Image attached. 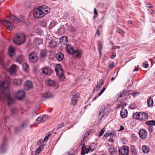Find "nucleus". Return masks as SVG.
<instances>
[{
  "label": "nucleus",
  "mask_w": 155,
  "mask_h": 155,
  "mask_svg": "<svg viewBox=\"0 0 155 155\" xmlns=\"http://www.w3.org/2000/svg\"><path fill=\"white\" fill-rule=\"evenodd\" d=\"M43 120V118L41 117H38L36 120V121H39V123L41 122Z\"/></svg>",
  "instance_id": "e2e57ef3"
},
{
  "label": "nucleus",
  "mask_w": 155,
  "mask_h": 155,
  "mask_svg": "<svg viewBox=\"0 0 155 155\" xmlns=\"http://www.w3.org/2000/svg\"><path fill=\"white\" fill-rule=\"evenodd\" d=\"M147 106L148 107H152L153 105V100L151 97H149L147 100Z\"/></svg>",
  "instance_id": "7c9ffc66"
},
{
  "label": "nucleus",
  "mask_w": 155,
  "mask_h": 155,
  "mask_svg": "<svg viewBox=\"0 0 155 155\" xmlns=\"http://www.w3.org/2000/svg\"><path fill=\"white\" fill-rule=\"evenodd\" d=\"M109 153L111 155L114 154L115 149L114 146H110L108 150Z\"/></svg>",
  "instance_id": "e433bc0d"
},
{
  "label": "nucleus",
  "mask_w": 155,
  "mask_h": 155,
  "mask_svg": "<svg viewBox=\"0 0 155 155\" xmlns=\"http://www.w3.org/2000/svg\"><path fill=\"white\" fill-rule=\"evenodd\" d=\"M68 41V38L65 36L61 37L59 40V43L62 45H65L67 43Z\"/></svg>",
  "instance_id": "6ab92c4d"
},
{
  "label": "nucleus",
  "mask_w": 155,
  "mask_h": 155,
  "mask_svg": "<svg viewBox=\"0 0 155 155\" xmlns=\"http://www.w3.org/2000/svg\"><path fill=\"white\" fill-rule=\"evenodd\" d=\"M23 59V56L21 55L20 54L18 55L16 58L15 61L19 63L20 64H21Z\"/></svg>",
  "instance_id": "cd10ccee"
},
{
  "label": "nucleus",
  "mask_w": 155,
  "mask_h": 155,
  "mask_svg": "<svg viewBox=\"0 0 155 155\" xmlns=\"http://www.w3.org/2000/svg\"><path fill=\"white\" fill-rule=\"evenodd\" d=\"M64 125V123H62L61 124H60L58 125L57 126V129H59L61 128L62 127H63Z\"/></svg>",
  "instance_id": "338daca9"
},
{
  "label": "nucleus",
  "mask_w": 155,
  "mask_h": 155,
  "mask_svg": "<svg viewBox=\"0 0 155 155\" xmlns=\"http://www.w3.org/2000/svg\"><path fill=\"white\" fill-rule=\"evenodd\" d=\"M116 55V53L114 52L112 53V54L111 55V56L110 57V58L111 59H113L115 57Z\"/></svg>",
  "instance_id": "052dcab7"
},
{
  "label": "nucleus",
  "mask_w": 155,
  "mask_h": 155,
  "mask_svg": "<svg viewBox=\"0 0 155 155\" xmlns=\"http://www.w3.org/2000/svg\"><path fill=\"white\" fill-rule=\"evenodd\" d=\"M106 89L105 87H103L101 91L98 94V96H100V95H101L103 93V92Z\"/></svg>",
  "instance_id": "8fccbe9b"
},
{
  "label": "nucleus",
  "mask_w": 155,
  "mask_h": 155,
  "mask_svg": "<svg viewBox=\"0 0 155 155\" xmlns=\"http://www.w3.org/2000/svg\"><path fill=\"white\" fill-rule=\"evenodd\" d=\"M79 97V94L75 92L74 90L72 91V103L71 106H74L78 101V99Z\"/></svg>",
  "instance_id": "39448f33"
},
{
  "label": "nucleus",
  "mask_w": 155,
  "mask_h": 155,
  "mask_svg": "<svg viewBox=\"0 0 155 155\" xmlns=\"http://www.w3.org/2000/svg\"><path fill=\"white\" fill-rule=\"evenodd\" d=\"M130 150L132 155H136L137 154V151L134 146L132 145L130 146Z\"/></svg>",
  "instance_id": "bb28decb"
},
{
  "label": "nucleus",
  "mask_w": 155,
  "mask_h": 155,
  "mask_svg": "<svg viewBox=\"0 0 155 155\" xmlns=\"http://www.w3.org/2000/svg\"><path fill=\"white\" fill-rule=\"evenodd\" d=\"M25 40V35L22 33H17L15 35L13 41L17 45H20L24 43Z\"/></svg>",
  "instance_id": "f03ea898"
},
{
  "label": "nucleus",
  "mask_w": 155,
  "mask_h": 155,
  "mask_svg": "<svg viewBox=\"0 0 155 155\" xmlns=\"http://www.w3.org/2000/svg\"><path fill=\"white\" fill-rule=\"evenodd\" d=\"M131 94L132 92L130 91H125L123 90L122 91L120 92L117 99V101L120 102L121 100L124 99H126L127 97L129 96Z\"/></svg>",
  "instance_id": "7ed1b4c3"
},
{
  "label": "nucleus",
  "mask_w": 155,
  "mask_h": 155,
  "mask_svg": "<svg viewBox=\"0 0 155 155\" xmlns=\"http://www.w3.org/2000/svg\"><path fill=\"white\" fill-rule=\"evenodd\" d=\"M68 14L66 12H64V15L63 16V18L64 20H66L68 18Z\"/></svg>",
  "instance_id": "864d4df0"
},
{
  "label": "nucleus",
  "mask_w": 155,
  "mask_h": 155,
  "mask_svg": "<svg viewBox=\"0 0 155 155\" xmlns=\"http://www.w3.org/2000/svg\"><path fill=\"white\" fill-rule=\"evenodd\" d=\"M65 29L64 26H62L60 27L58 30V32L59 34L62 35L64 32Z\"/></svg>",
  "instance_id": "473e14b6"
},
{
  "label": "nucleus",
  "mask_w": 155,
  "mask_h": 155,
  "mask_svg": "<svg viewBox=\"0 0 155 155\" xmlns=\"http://www.w3.org/2000/svg\"><path fill=\"white\" fill-rule=\"evenodd\" d=\"M23 82V80L22 79L16 78L14 80L13 83L15 86L19 87L22 84Z\"/></svg>",
  "instance_id": "2eb2a0df"
},
{
  "label": "nucleus",
  "mask_w": 155,
  "mask_h": 155,
  "mask_svg": "<svg viewBox=\"0 0 155 155\" xmlns=\"http://www.w3.org/2000/svg\"><path fill=\"white\" fill-rule=\"evenodd\" d=\"M148 129L151 132H153V128L152 126H149Z\"/></svg>",
  "instance_id": "0e129e2a"
},
{
  "label": "nucleus",
  "mask_w": 155,
  "mask_h": 155,
  "mask_svg": "<svg viewBox=\"0 0 155 155\" xmlns=\"http://www.w3.org/2000/svg\"><path fill=\"white\" fill-rule=\"evenodd\" d=\"M17 110V109L16 108H14L12 109L11 110V112L12 114H16Z\"/></svg>",
  "instance_id": "4d7b16f0"
},
{
  "label": "nucleus",
  "mask_w": 155,
  "mask_h": 155,
  "mask_svg": "<svg viewBox=\"0 0 155 155\" xmlns=\"http://www.w3.org/2000/svg\"><path fill=\"white\" fill-rule=\"evenodd\" d=\"M42 97L46 98H51L54 97V95L51 92L48 91L45 94H43Z\"/></svg>",
  "instance_id": "4be33fe9"
},
{
  "label": "nucleus",
  "mask_w": 155,
  "mask_h": 155,
  "mask_svg": "<svg viewBox=\"0 0 155 155\" xmlns=\"http://www.w3.org/2000/svg\"><path fill=\"white\" fill-rule=\"evenodd\" d=\"M104 132V129L101 130L100 131L99 134V135H98L99 137H100L101 136H102L103 135V134Z\"/></svg>",
  "instance_id": "13d9d810"
},
{
  "label": "nucleus",
  "mask_w": 155,
  "mask_h": 155,
  "mask_svg": "<svg viewBox=\"0 0 155 155\" xmlns=\"http://www.w3.org/2000/svg\"><path fill=\"white\" fill-rule=\"evenodd\" d=\"M117 31L121 35H122L124 34V32L123 30L121 29L120 28H118L116 29Z\"/></svg>",
  "instance_id": "37998d69"
},
{
  "label": "nucleus",
  "mask_w": 155,
  "mask_h": 155,
  "mask_svg": "<svg viewBox=\"0 0 155 155\" xmlns=\"http://www.w3.org/2000/svg\"><path fill=\"white\" fill-rule=\"evenodd\" d=\"M143 66L145 68H147L149 66L148 64L147 61H145L143 63Z\"/></svg>",
  "instance_id": "49530a36"
},
{
  "label": "nucleus",
  "mask_w": 155,
  "mask_h": 155,
  "mask_svg": "<svg viewBox=\"0 0 155 155\" xmlns=\"http://www.w3.org/2000/svg\"><path fill=\"white\" fill-rule=\"evenodd\" d=\"M140 116L139 120L140 121H145L148 118V115L145 112H140Z\"/></svg>",
  "instance_id": "dca6fc26"
},
{
  "label": "nucleus",
  "mask_w": 155,
  "mask_h": 155,
  "mask_svg": "<svg viewBox=\"0 0 155 155\" xmlns=\"http://www.w3.org/2000/svg\"><path fill=\"white\" fill-rule=\"evenodd\" d=\"M84 146H82L81 148V155H85V152L84 150L83 147Z\"/></svg>",
  "instance_id": "69168bd1"
},
{
  "label": "nucleus",
  "mask_w": 155,
  "mask_h": 155,
  "mask_svg": "<svg viewBox=\"0 0 155 155\" xmlns=\"http://www.w3.org/2000/svg\"><path fill=\"white\" fill-rule=\"evenodd\" d=\"M40 71L43 74L48 76L51 75L53 72L52 69L48 67L43 68L41 69Z\"/></svg>",
  "instance_id": "0eeeda50"
},
{
  "label": "nucleus",
  "mask_w": 155,
  "mask_h": 155,
  "mask_svg": "<svg viewBox=\"0 0 155 155\" xmlns=\"http://www.w3.org/2000/svg\"><path fill=\"white\" fill-rule=\"evenodd\" d=\"M33 84L31 81L29 80L26 81L24 84V87L25 90H29L33 88Z\"/></svg>",
  "instance_id": "9d476101"
},
{
  "label": "nucleus",
  "mask_w": 155,
  "mask_h": 155,
  "mask_svg": "<svg viewBox=\"0 0 155 155\" xmlns=\"http://www.w3.org/2000/svg\"><path fill=\"white\" fill-rule=\"evenodd\" d=\"M23 69L26 71H28L29 69V67L28 65L26 63H24L22 64Z\"/></svg>",
  "instance_id": "c9c22d12"
},
{
  "label": "nucleus",
  "mask_w": 155,
  "mask_h": 155,
  "mask_svg": "<svg viewBox=\"0 0 155 155\" xmlns=\"http://www.w3.org/2000/svg\"><path fill=\"white\" fill-rule=\"evenodd\" d=\"M71 22H72V23H74L75 22V18L74 16H72L71 18Z\"/></svg>",
  "instance_id": "bf43d9fd"
},
{
  "label": "nucleus",
  "mask_w": 155,
  "mask_h": 155,
  "mask_svg": "<svg viewBox=\"0 0 155 155\" xmlns=\"http://www.w3.org/2000/svg\"><path fill=\"white\" fill-rule=\"evenodd\" d=\"M11 20L12 21L14 24H16L18 23L20 21V19L18 18L15 16H13L11 17Z\"/></svg>",
  "instance_id": "2f4dec72"
},
{
  "label": "nucleus",
  "mask_w": 155,
  "mask_h": 155,
  "mask_svg": "<svg viewBox=\"0 0 155 155\" xmlns=\"http://www.w3.org/2000/svg\"><path fill=\"white\" fill-rule=\"evenodd\" d=\"M57 45V43L54 40H52L48 43V46L51 48H54Z\"/></svg>",
  "instance_id": "393cba45"
},
{
  "label": "nucleus",
  "mask_w": 155,
  "mask_h": 155,
  "mask_svg": "<svg viewBox=\"0 0 155 155\" xmlns=\"http://www.w3.org/2000/svg\"><path fill=\"white\" fill-rule=\"evenodd\" d=\"M47 53V51L45 49L41 50L40 53V57L41 58H45Z\"/></svg>",
  "instance_id": "c85d7f7f"
},
{
  "label": "nucleus",
  "mask_w": 155,
  "mask_h": 155,
  "mask_svg": "<svg viewBox=\"0 0 155 155\" xmlns=\"http://www.w3.org/2000/svg\"><path fill=\"white\" fill-rule=\"evenodd\" d=\"M129 148L127 146L122 147L118 150L119 155H127L129 152Z\"/></svg>",
  "instance_id": "6e6552de"
},
{
  "label": "nucleus",
  "mask_w": 155,
  "mask_h": 155,
  "mask_svg": "<svg viewBox=\"0 0 155 155\" xmlns=\"http://www.w3.org/2000/svg\"><path fill=\"white\" fill-rule=\"evenodd\" d=\"M16 66L15 65L13 64L12 65L9 69L10 72L14 73L15 72Z\"/></svg>",
  "instance_id": "4c0bfd02"
},
{
  "label": "nucleus",
  "mask_w": 155,
  "mask_h": 155,
  "mask_svg": "<svg viewBox=\"0 0 155 155\" xmlns=\"http://www.w3.org/2000/svg\"><path fill=\"white\" fill-rule=\"evenodd\" d=\"M28 57L30 61L32 63L36 62L38 60L37 54L34 53L30 54L28 55Z\"/></svg>",
  "instance_id": "f8f14e48"
},
{
  "label": "nucleus",
  "mask_w": 155,
  "mask_h": 155,
  "mask_svg": "<svg viewBox=\"0 0 155 155\" xmlns=\"http://www.w3.org/2000/svg\"><path fill=\"white\" fill-rule=\"evenodd\" d=\"M25 125V124H23L21 127H16L15 128V132L16 133H17L18 131L21 130V129L24 127V126Z\"/></svg>",
  "instance_id": "79ce46f5"
},
{
  "label": "nucleus",
  "mask_w": 155,
  "mask_h": 155,
  "mask_svg": "<svg viewBox=\"0 0 155 155\" xmlns=\"http://www.w3.org/2000/svg\"><path fill=\"white\" fill-rule=\"evenodd\" d=\"M120 115L121 117L122 118H124L126 117L127 115V110L124 108L121 109V110L120 111Z\"/></svg>",
  "instance_id": "a211bd4d"
},
{
  "label": "nucleus",
  "mask_w": 155,
  "mask_h": 155,
  "mask_svg": "<svg viewBox=\"0 0 155 155\" xmlns=\"http://www.w3.org/2000/svg\"><path fill=\"white\" fill-rule=\"evenodd\" d=\"M149 148L147 145H143L142 147V150L143 152L144 153H147L148 152L149 150Z\"/></svg>",
  "instance_id": "c756f323"
},
{
  "label": "nucleus",
  "mask_w": 155,
  "mask_h": 155,
  "mask_svg": "<svg viewBox=\"0 0 155 155\" xmlns=\"http://www.w3.org/2000/svg\"><path fill=\"white\" fill-rule=\"evenodd\" d=\"M140 115V112H137L133 114V117L134 119L139 120Z\"/></svg>",
  "instance_id": "72a5a7b5"
},
{
  "label": "nucleus",
  "mask_w": 155,
  "mask_h": 155,
  "mask_svg": "<svg viewBox=\"0 0 155 155\" xmlns=\"http://www.w3.org/2000/svg\"><path fill=\"white\" fill-rule=\"evenodd\" d=\"M10 87V83L3 82L0 84V99L2 101L7 99L8 105L12 104L14 102V99L11 97V93L9 91L7 90Z\"/></svg>",
  "instance_id": "f257e3e1"
},
{
  "label": "nucleus",
  "mask_w": 155,
  "mask_h": 155,
  "mask_svg": "<svg viewBox=\"0 0 155 155\" xmlns=\"http://www.w3.org/2000/svg\"><path fill=\"white\" fill-rule=\"evenodd\" d=\"M108 132V134H109V136H111L112 137H113L114 136H115L116 134L115 132L113 131H110L109 132Z\"/></svg>",
  "instance_id": "c03bdc74"
},
{
  "label": "nucleus",
  "mask_w": 155,
  "mask_h": 155,
  "mask_svg": "<svg viewBox=\"0 0 155 155\" xmlns=\"http://www.w3.org/2000/svg\"><path fill=\"white\" fill-rule=\"evenodd\" d=\"M66 48L68 53L70 54H71V52L74 50V47L71 45L67 44Z\"/></svg>",
  "instance_id": "aec40b11"
},
{
  "label": "nucleus",
  "mask_w": 155,
  "mask_h": 155,
  "mask_svg": "<svg viewBox=\"0 0 155 155\" xmlns=\"http://www.w3.org/2000/svg\"><path fill=\"white\" fill-rule=\"evenodd\" d=\"M43 43L42 39L39 38H35L33 44L36 45H38Z\"/></svg>",
  "instance_id": "412c9836"
},
{
  "label": "nucleus",
  "mask_w": 155,
  "mask_h": 155,
  "mask_svg": "<svg viewBox=\"0 0 155 155\" xmlns=\"http://www.w3.org/2000/svg\"><path fill=\"white\" fill-rule=\"evenodd\" d=\"M44 145L43 144L41 145L36 150L35 153H39L42 150L43 148Z\"/></svg>",
  "instance_id": "a19ab883"
},
{
  "label": "nucleus",
  "mask_w": 155,
  "mask_h": 155,
  "mask_svg": "<svg viewBox=\"0 0 155 155\" xmlns=\"http://www.w3.org/2000/svg\"><path fill=\"white\" fill-rule=\"evenodd\" d=\"M55 71L57 75L60 79H62L64 77L63 70L61 64H58L56 65Z\"/></svg>",
  "instance_id": "20e7f679"
},
{
  "label": "nucleus",
  "mask_w": 155,
  "mask_h": 155,
  "mask_svg": "<svg viewBox=\"0 0 155 155\" xmlns=\"http://www.w3.org/2000/svg\"><path fill=\"white\" fill-rule=\"evenodd\" d=\"M45 83L46 85L49 87L53 86L54 87H56L55 81L54 80L50 79L45 81Z\"/></svg>",
  "instance_id": "f3484780"
},
{
  "label": "nucleus",
  "mask_w": 155,
  "mask_h": 155,
  "mask_svg": "<svg viewBox=\"0 0 155 155\" xmlns=\"http://www.w3.org/2000/svg\"><path fill=\"white\" fill-rule=\"evenodd\" d=\"M140 137L142 139L146 138L147 136V131L145 129H141L139 132Z\"/></svg>",
  "instance_id": "ddd939ff"
},
{
  "label": "nucleus",
  "mask_w": 155,
  "mask_h": 155,
  "mask_svg": "<svg viewBox=\"0 0 155 155\" xmlns=\"http://www.w3.org/2000/svg\"><path fill=\"white\" fill-rule=\"evenodd\" d=\"M3 24L6 27L7 29L11 31L15 28V26L11 22L9 21L5 20L3 22Z\"/></svg>",
  "instance_id": "1a4fd4ad"
},
{
  "label": "nucleus",
  "mask_w": 155,
  "mask_h": 155,
  "mask_svg": "<svg viewBox=\"0 0 155 155\" xmlns=\"http://www.w3.org/2000/svg\"><path fill=\"white\" fill-rule=\"evenodd\" d=\"M146 7L150 8H153V5L149 2H147L146 3Z\"/></svg>",
  "instance_id": "6e6d98bb"
},
{
  "label": "nucleus",
  "mask_w": 155,
  "mask_h": 155,
  "mask_svg": "<svg viewBox=\"0 0 155 155\" xmlns=\"http://www.w3.org/2000/svg\"><path fill=\"white\" fill-rule=\"evenodd\" d=\"M82 146L84 147H83V149L85 153H87L89 152L90 151L91 152L93 150H92V149L91 148H87L85 146V143Z\"/></svg>",
  "instance_id": "f704fd0d"
},
{
  "label": "nucleus",
  "mask_w": 155,
  "mask_h": 155,
  "mask_svg": "<svg viewBox=\"0 0 155 155\" xmlns=\"http://www.w3.org/2000/svg\"><path fill=\"white\" fill-rule=\"evenodd\" d=\"M14 53V49L11 46H10L8 48V55L10 57H13V54Z\"/></svg>",
  "instance_id": "b1692460"
},
{
  "label": "nucleus",
  "mask_w": 155,
  "mask_h": 155,
  "mask_svg": "<svg viewBox=\"0 0 155 155\" xmlns=\"http://www.w3.org/2000/svg\"><path fill=\"white\" fill-rule=\"evenodd\" d=\"M49 8H47V9H45V10L43 9V10L41 11L43 13V16H44L45 15H46L49 12Z\"/></svg>",
  "instance_id": "a18cd8bd"
},
{
  "label": "nucleus",
  "mask_w": 155,
  "mask_h": 155,
  "mask_svg": "<svg viewBox=\"0 0 155 155\" xmlns=\"http://www.w3.org/2000/svg\"><path fill=\"white\" fill-rule=\"evenodd\" d=\"M136 107L134 104H130L129 106V107L132 109H134L136 108Z\"/></svg>",
  "instance_id": "3c124183"
},
{
  "label": "nucleus",
  "mask_w": 155,
  "mask_h": 155,
  "mask_svg": "<svg viewBox=\"0 0 155 155\" xmlns=\"http://www.w3.org/2000/svg\"><path fill=\"white\" fill-rule=\"evenodd\" d=\"M25 93L23 91H19L16 94V96L17 99L21 100L25 97Z\"/></svg>",
  "instance_id": "4468645a"
},
{
  "label": "nucleus",
  "mask_w": 155,
  "mask_h": 155,
  "mask_svg": "<svg viewBox=\"0 0 155 155\" xmlns=\"http://www.w3.org/2000/svg\"><path fill=\"white\" fill-rule=\"evenodd\" d=\"M43 142V141L42 140H41L38 141L37 143V144L38 145H40Z\"/></svg>",
  "instance_id": "774afa93"
},
{
  "label": "nucleus",
  "mask_w": 155,
  "mask_h": 155,
  "mask_svg": "<svg viewBox=\"0 0 155 155\" xmlns=\"http://www.w3.org/2000/svg\"><path fill=\"white\" fill-rule=\"evenodd\" d=\"M102 48V44L100 43H99L98 44V50L100 57H101V50Z\"/></svg>",
  "instance_id": "ea45409f"
},
{
  "label": "nucleus",
  "mask_w": 155,
  "mask_h": 155,
  "mask_svg": "<svg viewBox=\"0 0 155 155\" xmlns=\"http://www.w3.org/2000/svg\"><path fill=\"white\" fill-rule=\"evenodd\" d=\"M145 124L149 126H152V125L155 126V120H151L146 121L145 122Z\"/></svg>",
  "instance_id": "58836bf2"
},
{
  "label": "nucleus",
  "mask_w": 155,
  "mask_h": 155,
  "mask_svg": "<svg viewBox=\"0 0 155 155\" xmlns=\"http://www.w3.org/2000/svg\"><path fill=\"white\" fill-rule=\"evenodd\" d=\"M34 16L36 18H40L43 17V13L40 10L39 7L35 9L33 12Z\"/></svg>",
  "instance_id": "423d86ee"
},
{
  "label": "nucleus",
  "mask_w": 155,
  "mask_h": 155,
  "mask_svg": "<svg viewBox=\"0 0 155 155\" xmlns=\"http://www.w3.org/2000/svg\"><path fill=\"white\" fill-rule=\"evenodd\" d=\"M147 10L151 14H154V11L153 9H147Z\"/></svg>",
  "instance_id": "680f3d73"
},
{
  "label": "nucleus",
  "mask_w": 155,
  "mask_h": 155,
  "mask_svg": "<svg viewBox=\"0 0 155 155\" xmlns=\"http://www.w3.org/2000/svg\"><path fill=\"white\" fill-rule=\"evenodd\" d=\"M55 57L58 61H60L63 58L64 55L62 53L59 52L56 54Z\"/></svg>",
  "instance_id": "5701e85b"
},
{
  "label": "nucleus",
  "mask_w": 155,
  "mask_h": 155,
  "mask_svg": "<svg viewBox=\"0 0 155 155\" xmlns=\"http://www.w3.org/2000/svg\"><path fill=\"white\" fill-rule=\"evenodd\" d=\"M68 29L71 32H73L74 31V28L71 26H68Z\"/></svg>",
  "instance_id": "603ef678"
},
{
  "label": "nucleus",
  "mask_w": 155,
  "mask_h": 155,
  "mask_svg": "<svg viewBox=\"0 0 155 155\" xmlns=\"http://www.w3.org/2000/svg\"><path fill=\"white\" fill-rule=\"evenodd\" d=\"M7 141V139L6 138L4 137L3 139V143L0 147V152L2 153H4L6 150Z\"/></svg>",
  "instance_id": "9b49d317"
},
{
  "label": "nucleus",
  "mask_w": 155,
  "mask_h": 155,
  "mask_svg": "<svg viewBox=\"0 0 155 155\" xmlns=\"http://www.w3.org/2000/svg\"><path fill=\"white\" fill-rule=\"evenodd\" d=\"M39 7L40 8V10L41 11L43 10V9L45 10V9H47V8H49L48 7H47L45 5H42Z\"/></svg>",
  "instance_id": "de8ad7c7"
},
{
  "label": "nucleus",
  "mask_w": 155,
  "mask_h": 155,
  "mask_svg": "<svg viewBox=\"0 0 155 155\" xmlns=\"http://www.w3.org/2000/svg\"><path fill=\"white\" fill-rule=\"evenodd\" d=\"M132 138L135 141L137 140V137L135 134H133L132 135Z\"/></svg>",
  "instance_id": "5fc2aeb1"
},
{
  "label": "nucleus",
  "mask_w": 155,
  "mask_h": 155,
  "mask_svg": "<svg viewBox=\"0 0 155 155\" xmlns=\"http://www.w3.org/2000/svg\"><path fill=\"white\" fill-rule=\"evenodd\" d=\"M100 111L102 112H104L105 110V107L104 106H101L100 109Z\"/></svg>",
  "instance_id": "09e8293b"
},
{
  "label": "nucleus",
  "mask_w": 155,
  "mask_h": 155,
  "mask_svg": "<svg viewBox=\"0 0 155 155\" xmlns=\"http://www.w3.org/2000/svg\"><path fill=\"white\" fill-rule=\"evenodd\" d=\"M71 54L73 55L74 57L75 58H77L81 55V52L78 50H76L73 51L71 52Z\"/></svg>",
  "instance_id": "a878e982"
}]
</instances>
